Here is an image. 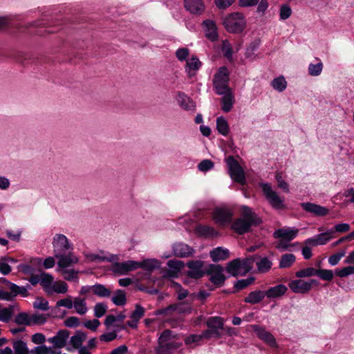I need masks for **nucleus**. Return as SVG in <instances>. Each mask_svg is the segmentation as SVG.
Here are the masks:
<instances>
[{
    "instance_id": "obj_52",
    "label": "nucleus",
    "mask_w": 354,
    "mask_h": 354,
    "mask_svg": "<svg viewBox=\"0 0 354 354\" xmlns=\"http://www.w3.org/2000/svg\"><path fill=\"white\" fill-rule=\"evenodd\" d=\"M167 265L169 269L175 271V272L178 274V272H179L184 267L185 263L182 261L172 259L168 261Z\"/></svg>"
},
{
    "instance_id": "obj_40",
    "label": "nucleus",
    "mask_w": 354,
    "mask_h": 354,
    "mask_svg": "<svg viewBox=\"0 0 354 354\" xmlns=\"http://www.w3.org/2000/svg\"><path fill=\"white\" fill-rule=\"evenodd\" d=\"M70 333L68 330L62 329L57 332L56 337L58 343V348H63L66 346Z\"/></svg>"
},
{
    "instance_id": "obj_1",
    "label": "nucleus",
    "mask_w": 354,
    "mask_h": 354,
    "mask_svg": "<svg viewBox=\"0 0 354 354\" xmlns=\"http://www.w3.org/2000/svg\"><path fill=\"white\" fill-rule=\"evenodd\" d=\"M205 261L202 260H191L186 263L189 270L186 274L190 279H199L205 275L210 276L209 281L216 287L224 285L227 279L224 274V268L220 264L209 263L207 268L204 269Z\"/></svg>"
},
{
    "instance_id": "obj_38",
    "label": "nucleus",
    "mask_w": 354,
    "mask_h": 354,
    "mask_svg": "<svg viewBox=\"0 0 354 354\" xmlns=\"http://www.w3.org/2000/svg\"><path fill=\"white\" fill-rule=\"evenodd\" d=\"M270 84L278 92H283L287 87V82L282 75L275 77Z\"/></svg>"
},
{
    "instance_id": "obj_54",
    "label": "nucleus",
    "mask_w": 354,
    "mask_h": 354,
    "mask_svg": "<svg viewBox=\"0 0 354 354\" xmlns=\"http://www.w3.org/2000/svg\"><path fill=\"white\" fill-rule=\"evenodd\" d=\"M317 276L322 280L330 281L333 279L334 273L331 270L318 269L317 270Z\"/></svg>"
},
{
    "instance_id": "obj_15",
    "label": "nucleus",
    "mask_w": 354,
    "mask_h": 354,
    "mask_svg": "<svg viewBox=\"0 0 354 354\" xmlns=\"http://www.w3.org/2000/svg\"><path fill=\"white\" fill-rule=\"evenodd\" d=\"M65 253L56 254L55 257L59 259L58 266L62 268H66L70 266L71 264L77 263L79 259L75 256L73 252H69L68 254L65 255Z\"/></svg>"
},
{
    "instance_id": "obj_42",
    "label": "nucleus",
    "mask_w": 354,
    "mask_h": 354,
    "mask_svg": "<svg viewBox=\"0 0 354 354\" xmlns=\"http://www.w3.org/2000/svg\"><path fill=\"white\" fill-rule=\"evenodd\" d=\"M15 322L18 325L31 326L30 317L25 312L19 313L15 318Z\"/></svg>"
},
{
    "instance_id": "obj_48",
    "label": "nucleus",
    "mask_w": 354,
    "mask_h": 354,
    "mask_svg": "<svg viewBox=\"0 0 354 354\" xmlns=\"http://www.w3.org/2000/svg\"><path fill=\"white\" fill-rule=\"evenodd\" d=\"M76 312L80 315H84L87 311L86 301L84 299L75 298L73 302Z\"/></svg>"
},
{
    "instance_id": "obj_32",
    "label": "nucleus",
    "mask_w": 354,
    "mask_h": 354,
    "mask_svg": "<svg viewBox=\"0 0 354 354\" xmlns=\"http://www.w3.org/2000/svg\"><path fill=\"white\" fill-rule=\"evenodd\" d=\"M206 325L208 328L219 330L224 329V320L219 316L210 317L207 319Z\"/></svg>"
},
{
    "instance_id": "obj_11",
    "label": "nucleus",
    "mask_w": 354,
    "mask_h": 354,
    "mask_svg": "<svg viewBox=\"0 0 354 354\" xmlns=\"http://www.w3.org/2000/svg\"><path fill=\"white\" fill-rule=\"evenodd\" d=\"M176 100L178 106L186 111L194 112L196 109V103L185 92L178 91Z\"/></svg>"
},
{
    "instance_id": "obj_9",
    "label": "nucleus",
    "mask_w": 354,
    "mask_h": 354,
    "mask_svg": "<svg viewBox=\"0 0 354 354\" xmlns=\"http://www.w3.org/2000/svg\"><path fill=\"white\" fill-rule=\"evenodd\" d=\"M172 254L178 258L192 257L195 250L192 246L183 242H176L171 246Z\"/></svg>"
},
{
    "instance_id": "obj_6",
    "label": "nucleus",
    "mask_w": 354,
    "mask_h": 354,
    "mask_svg": "<svg viewBox=\"0 0 354 354\" xmlns=\"http://www.w3.org/2000/svg\"><path fill=\"white\" fill-rule=\"evenodd\" d=\"M233 216V209L226 206L217 207L213 212V218L215 223L220 225L231 223Z\"/></svg>"
},
{
    "instance_id": "obj_27",
    "label": "nucleus",
    "mask_w": 354,
    "mask_h": 354,
    "mask_svg": "<svg viewBox=\"0 0 354 354\" xmlns=\"http://www.w3.org/2000/svg\"><path fill=\"white\" fill-rule=\"evenodd\" d=\"M288 288L283 284H279L267 289V298H279L284 295Z\"/></svg>"
},
{
    "instance_id": "obj_41",
    "label": "nucleus",
    "mask_w": 354,
    "mask_h": 354,
    "mask_svg": "<svg viewBox=\"0 0 354 354\" xmlns=\"http://www.w3.org/2000/svg\"><path fill=\"white\" fill-rule=\"evenodd\" d=\"M13 348L15 354H28L29 353L26 343L21 339L13 342Z\"/></svg>"
},
{
    "instance_id": "obj_8",
    "label": "nucleus",
    "mask_w": 354,
    "mask_h": 354,
    "mask_svg": "<svg viewBox=\"0 0 354 354\" xmlns=\"http://www.w3.org/2000/svg\"><path fill=\"white\" fill-rule=\"evenodd\" d=\"M258 225L256 220L239 218L232 224L231 228L238 234L242 235L249 232L252 226H257Z\"/></svg>"
},
{
    "instance_id": "obj_58",
    "label": "nucleus",
    "mask_w": 354,
    "mask_h": 354,
    "mask_svg": "<svg viewBox=\"0 0 354 354\" xmlns=\"http://www.w3.org/2000/svg\"><path fill=\"white\" fill-rule=\"evenodd\" d=\"M335 274L341 278L346 277L354 274V266H349L342 269H336Z\"/></svg>"
},
{
    "instance_id": "obj_39",
    "label": "nucleus",
    "mask_w": 354,
    "mask_h": 354,
    "mask_svg": "<svg viewBox=\"0 0 354 354\" xmlns=\"http://www.w3.org/2000/svg\"><path fill=\"white\" fill-rule=\"evenodd\" d=\"M296 257L292 254H284L281 256L279 267L287 268L290 267L295 261Z\"/></svg>"
},
{
    "instance_id": "obj_21",
    "label": "nucleus",
    "mask_w": 354,
    "mask_h": 354,
    "mask_svg": "<svg viewBox=\"0 0 354 354\" xmlns=\"http://www.w3.org/2000/svg\"><path fill=\"white\" fill-rule=\"evenodd\" d=\"M299 230L297 229H278L274 231L273 234V236L275 239L282 238L287 241H290L294 239L297 234Z\"/></svg>"
},
{
    "instance_id": "obj_7",
    "label": "nucleus",
    "mask_w": 354,
    "mask_h": 354,
    "mask_svg": "<svg viewBox=\"0 0 354 354\" xmlns=\"http://www.w3.org/2000/svg\"><path fill=\"white\" fill-rule=\"evenodd\" d=\"M53 246L54 255L66 253L68 250H73V245L69 243L67 237L62 234H57L53 238Z\"/></svg>"
},
{
    "instance_id": "obj_46",
    "label": "nucleus",
    "mask_w": 354,
    "mask_h": 354,
    "mask_svg": "<svg viewBox=\"0 0 354 354\" xmlns=\"http://www.w3.org/2000/svg\"><path fill=\"white\" fill-rule=\"evenodd\" d=\"M228 69L227 66H221L218 68L217 73L214 75L213 80H221L223 82H229Z\"/></svg>"
},
{
    "instance_id": "obj_63",
    "label": "nucleus",
    "mask_w": 354,
    "mask_h": 354,
    "mask_svg": "<svg viewBox=\"0 0 354 354\" xmlns=\"http://www.w3.org/2000/svg\"><path fill=\"white\" fill-rule=\"evenodd\" d=\"M68 290V285L64 281H61L59 283L55 282L53 287V292H55L59 294L66 293Z\"/></svg>"
},
{
    "instance_id": "obj_49",
    "label": "nucleus",
    "mask_w": 354,
    "mask_h": 354,
    "mask_svg": "<svg viewBox=\"0 0 354 354\" xmlns=\"http://www.w3.org/2000/svg\"><path fill=\"white\" fill-rule=\"evenodd\" d=\"M14 306L10 305L8 308H4L0 310V321L8 322L13 315Z\"/></svg>"
},
{
    "instance_id": "obj_22",
    "label": "nucleus",
    "mask_w": 354,
    "mask_h": 354,
    "mask_svg": "<svg viewBox=\"0 0 354 354\" xmlns=\"http://www.w3.org/2000/svg\"><path fill=\"white\" fill-rule=\"evenodd\" d=\"M230 252L223 247H217L209 252V257L214 262L224 261L229 257Z\"/></svg>"
},
{
    "instance_id": "obj_14",
    "label": "nucleus",
    "mask_w": 354,
    "mask_h": 354,
    "mask_svg": "<svg viewBox=\"0 0 354 354\" xmlns=\"http://www.w3.org/2000/svg\"><path fill=\"white\" fill-rule=\"evenodd\" d=\"M182 342H171L158 344L156 348V354H174L175 351L182 346Z\"/></svg>"
},
{
    "instance_id": "obj_34",
    "label": "nucleus",
    "mask_w": 354,
    "mask_h": 354,
    "mask_svg": "<svg viewBox=\"0 0 354 354\" xmlns=\"http://www.w3.org/2000/svg\"><path fill=\"white\" fill-rule=\"evenodd\" d=\"M10 301H13L15 297L19 295L24 297H26L29 295L28 291H26V288L19 286L15 283H13L11 287H10Z\"/></svg>"
},
{
    "instance_id": "obj_25",
    "label": "nucleus",
    "mask_w": 354,
    "mask_h": 354,
    "mask_svg": "<svg viewBox=\"0 0 354 354\" xmlns=\"http://www.w3.org/2000/svg\"><path fill=\"white\" fill-rule=\"evenodd\" d=\"M108 256L100 255L99 254L90 253L85 255L86 258L92 262H113L118 259V255L108 253Z\"/></svg>"
},
{
    "instance_id": "obj_18",
    "label": "nucleus",
    "mask_w": 354,
    "mask_h": 354,
    "mask_svg": "<svg viewBox=\"0 0 354 354\" xmlns=\"http://www.w3.org/2000/svg\"><path fill=\"white\" fill-rule=\"evenodd\" d=\"M185 9L192 14L201 15L205 10L202 0H184Z\"/></svg>"
},
{
    "instance_id": "obj_55",
    "label": "nucleus",
    "mask_w": 354,
    "mask_h": 354,
    "mask_svg": "<svg viewBox=\"0 0 354 354\" xmlns=\"http://www.w3.org/2000/svg\"><path fill=\"white\" fill-rule=\"evenodd\" d=\"M317 270L313 268H307L297 271L295 275L298 278L309 277L317 275Z\"/></svg>"
},
{
    "instance_id": "obj_10",
    "label": "nucleus",
    "mask_w": 354,
    "mask_h": 354,
    "mask_svg": "<svg viewBox=\"0 0 354 354\" xmlns=\"http://www.w3.org/2000/svg\"><path fill=\"white\" fill-rule=\"evenodd\" d=\"M112 263L111 271L118 275H124L129 271L137 269L138 261H136L128 260L122 263L114 261Z\"/></svg>"
},
{
    "instance_id": "obj_17",
    "label": "nucleus",
    "mask_w": 354,
    "mask_h": 354,
    "mask_svg": "<svg viewBox=\"0 0 354 354\" xmlns=\"http://www.w3.org/2000/svg\"><path fill=\"white\" fill-rule=\"evenodd\" d=\"M241 263V259H234L226 264L225 270L231 277H236L239 275H242L243 266Z\"/></svg>"
},
{
    "instance_id": "obj_62",
    "label": "nucleus",
    "mask_w": 354,
    "mask_h": 354,
    "mask_svg": "<svg viewBox=\"0 0 354 354\" xmlns=\"http://www.w3.org/2000/svg\"><path fill=\"white\" fill-rule=\"evenodd\" d=\"M176 335H172V331L169 329L164 330L158 339V344L167 343L171 338H175Z\"/></svg>"
},
{
    "instance_id": "obj_59",
    "label": "nucleus",
    "mask_w": 354,
    "mask_h": 354,
    "mask_svg": "<svg viewBox=\"0 0 354 354\" xmlns=\"http://www.w3.org/2000/svg\"><path fill=\"white\" fill-rule=\"evenodd\" d=\"M33 308L41 310H47L49 309L48 301L44 298L37 297V300L33 302Z\"/></svg>"
},
{
    "instance_id": "obj_23",
    "label": "nucleus",
    "mask_w": 354,
    "mask_h": 354,
    "mask_svg": "<svg viewBox=\"0 0 354 354\" xmlns=\"http://www.w3.org/2000/svg\"><path fill=\"white\" fill-rule=\"evenodd\" d=\"M40 277V283L43 286L45 292L48 295H51L53 293V283L54 281L53 276L51 274L41 271Z\"/></svg>"
},
{
    "instance_id": "obj_56",
    "label": "nucleus",
    "mask_w": 354,
    "mask_h": 354,
    "mask_svg": "<svg viewBox=\"0 0 354 354\" xmlns=\"http://www.w3.org/2000/svg\"><path fill=\"white\" fill-rule=\"evenodd\" d=\"M201 335L202 336V339H210L212 337L221 338L223 335L219 330L208 328V329L204 330Z\"/></svg>"
},
{
    "instance_id": "obj_44",
    "label": "nucleus",
    "mask_w": 354,
    "mask_h": 354,
    "mask_svg": "<svg viewBox=\"0 0 354 354\" xmlns=\"http://www.w3.org/2000/svg\"><path fill=\"white\" fill-rule=\"evenodd\" d=\"M334 233L333 228L328 230L327 232H322L316 235L318 245H325L332 239L331 234Z\"/></svg>"
},
{
    "instance_id": "obj_31",
    "label": "nucleus",
    "mask_w": 354,
    "mask_h": 354,
    "mask_svg": "<svg viewBox=\"0 0 354 354\" xmlns=\"http://www.w3.org/2000/svg\"><path fill=\"white\" fill-rule=\"evenodd\" d=\"M216 126L218 132L224 136H227L230 131V127L227 120L223 117L220 116L216 118Z\"/></svg>"
},
{
    "instance_id": "obj_13",
    "label": "nucleus",
    "mask_w": 354,
    "mask_h": 354,
    "mask_svg": "<svg viewBox=\"0 0 354 354\" xmlns=\"http://www.w3.org/2000/svg\"><path fill=\"white\" fill-rule=\"evenodd\" d=\"M238 5L241 8H248L258 5L256 12L263 16L266 12V0H238Z\"/></svg>"
},
{
    "instance_id": "obj_30",
    "label": "nucleus",
    "mask_w": 354,
    "mask_h": 354,
    "mask_svg": "<svg viewBox=\"0 0 354 354\" xmlns=\"http://www.w3.org/2000/svg\"><path fill=\"white\" fill-rule=\"evenodd\" d=\"M266 297V291L255 290L249 293L248 297L244 299L245 303L256 304L259 303Z\"/></svg>"
},
{
    "instance_id": "obj_33",
    "label": "nucleus",
    "mask_w": 354,
    "mask_h": 354,
    "mask_svg": "<svg viewBox=\"0 0 354 354\" xmlns=\"http://www.w3.org/2000/svg\"><path fill=\"white\" fill-rule=\"evenodd\" d=\"M111 301L114 305L118 306H124L127 303V295L124 290L118 289L115 291Z\"/></svg>"
},
{
    "instance_id": "obj_57",
    "label": "nucleus",
    "mask_w": 354,
    "mask_h": 354,
    "mask_svg": "<svg viewBox=\"0 0 354 354\" xmlns=\"http://www.w3.org/2000/svg\"><path fill=\"white\" fill-rule=\"evenodd\" d=\"M214 166V163L212 160L209 159H205L198 163L197 168L201 171L206 172L212 169Z\"/></svg>"
},
{
    "instance_id": "obj_5",
    "label": "nucleus",
    "mask_w": 354,
    "mask_h": 354,
    "mask_svg": "<svg viewBox=\"0 0 354 354\" xmlns=\"http://www.w3.org/2000/svg\"><path fill=\"white\" fill-rule=\"evenodd\" d=\"M241 265L243 266L242 276L245 275L253 268L255 263L259 270L261 272L266 271V257H261L258 254L250 255L249 257L241 259Z\"/></svg>"
},
{
    "instance_id": "obj_24",
    "label": "nucleus",
    "mask_w": 354,
    "mask_h": 354,
    "mask_svg": "<svg viewBox=\"0 0 354 354\" xmlns=\"http://www.w3.org/2000/svg\"><path fill=\"white\" fill-rule=\"evenodd\" d=\"M137 268H142L146 271L152 272L160 268V262L156 259H147L138 261Z\"/></svg>"
},
{
    "instance_id": "obj_19",
    "label": "nucleus",
    "mask_w": 354,
    "mask_h": 354,
    "mask_svg": "<svg viewBox=\"0 0 354 354\" xmlns=\"http://www.w3.org/2000/svg\"><path fill=\"white\" fill-rule=\"evenodd\" d=\"M201 66V62L196 55H192V57L187 60L185 66V72L189 78H192L196 75V71L199 70Z\"/></svg>"
},
{
    "instance_id": "obj_16",
    "label": "nucleus",
    "mask_w": 354,
    "mask_h": 354,
    "mask_svg": "<svg viewBox=\"0 0 354 354\" xmlns=\"http://www.w3.org/2000/svg\"><path fill=\"white\" fill-rule=\"evenodd\" d=\"M203 24L204 25L205 37L211 41H216L218 35L215 22L211 19H206L203 21Z\"/></svg>"
},
{
    "instance_id": "obj_61",
    "label": "nucleus",
    "mask_w": 354,
    "mask_h": 354,
    "mask_svg": "<svg viewBox=\"0 0 354 354\" xmlns=\"http://www.w3.org/2000/svg\"><path fill=\"white\" fill-rule=\"evenodd\" d=\"M32 325H43L47 322L46 316L43 314L35 313L30 317Z\"/></svg>"
},
{
    "instance_id": "obj_43",
    "label": "nucleus",
    "mask_w": 354,
    "mask_h": 354,
    "mask_svg": "<svg viewBox=\"0 0 354 354\" xmlns=\"http://www.w3.org/2000/svg\"><path fill=\"white\" fill-rule=\"evenodd\" d=\"M254 277H249L246 279H239L234 283V289L236 290V292L244 289L252 283L254 281Z\"/></svg>"
},
{
    "instance_id": "obj_2",
    "label": "nucleus",
    "mask_w": 354,
    "mask_h": 354,
    "mask_svg": "<svg viewBox=\"0 0 354 354\" xmlns=\"http://www.w3.org/2000/svg\"><path fill=\"white\" fill-rule=\"evenodd\" d=\"M223 25L228 32L241 34L246 27V20L243 13L232 12L223 19Z\"/></svg>"
},
{
    "instance_id": "obj_50",
    "label": "nucleus",
    "mask_w": 354,
    "mask_h": 354,
    "mask_svg": "<svg viewBox=\"0 0 354 354\" xmlns=\"http://www.w3.org/2000/svg\"><path fill=\"white\" fill-rule=\"evenodd\" d=\"M125 318L126 315L123 313H120L117 316L109 315L106 316L104 324L107 328H109L116 321L122 322Z\"/></svg>"
},
{
    "instance_id": "obj_37",
    "label": "nucleus",
    "mask_w": 354,
    "mask_h": 354,
    "mask_svg": "<svg viewBox=\"0 0 354 354\" xmlns=\"http://www.w3.org/2000/svg\"><path fill=\"white\" fill-rule=\"evenodd\" d=\"M242 218L248 219V220H256L258 222V224H260L261 222V219L257 216V215L252 212V209L247 205L241 206V217Z\"/></svg>"
},
{
    "instance_id": "obj_53",
    "label": "nucleus",
    "mask_w": 354,
    "mask_h": 354,
    "mask_svg": "<svg viewBox=\"0 0 354 354\" xmlns=\"http://www.w3.org/2000/svg\"><path fill=\"white\" fill-rule=\"evenodd\" d=\"M107 310V306L102 302L97 303L94 306V316L100 318L104 315Z\"/></svg>"
},
{
    "instance_id": "obj_35",
    "label": "nucleus",
    "mask_w": 354,
    "mask_h": 354,
    "mask_svg": "<svg viewBox=\"0 0 354 354\" xmlns=\"http://www.w3.org/2000/svg\"><path fill=\"white\" fill-rule=\"evenodd\" d=\"M221 102L222 110L225 113L230 112L234 103V97L232 93L223 95L221 99Z\"/></svg>"
},
{
    "instance_id": "obj_51",
    "label": "nucleus",
    "mask_w": 354,
    "mask_h": 354,
    "mask_svg": "<svg viewBox=\"0 0 354 354\" xmlns=\"http://www.w3.org/2000/svg\"><path fill=\"white\" fill-rule=\"evenodd\" d=\"M145 312V308L140 304H137L135 306V310L130 315V318L138 322L144 316Z\"/></svg>"
},
{
    "instance_id": "obj_47",
    "label": "nucleus",
    "mask_w": 354,
    "mask_h": 354,
    "mask_svg": "<svg viewBox=\"0 0 354 354\" xmlns=\"http://www.w3.org/2000/svg\"><path fill=\"white\" fill-rule=\"evenodd\" d=\"M260 46V40L255 39L250 43L249 46L246 48L245 50V57L249 59H252L254 55H255V52L257 51Z\"/></svg>"
},
{
    "instance_id": "obj_28",
    "label": "nucleus",
    "mask_w": 354,
    "mask_h": 354,
    "mask_svg": "<svg viewBox=\"0 0 354 354\" xmlns=\"http://www.w3.org/2000/svg\"><path fill=\"white\" fill-rule=\"evenodd\" d=\"M227 84L228 82L213 80V87L216 93L218 95H225L232 93Z\"/></svg>"
},
{
    "instance_id": "obj_3",
    "label": "nucleus",
    "mask_w": 354,
    "mask_h": 354,
    "mask_svg": "<svg viewBox=\"0 0 354 354\" xmlns=\"http://www.w3.org/2000/svg\"><path fill=\"white\" fill-rule=\"evenodd\" d=\"M229 174L235 182L243 185L245 183V172L233 156H229L226 159Z\"/></svg>"
},
{
    "instance_id": "obj_60",
    "label": "nucleus",
    "mask_w": 354,
    "mask_h": 354,
    "mask_svg": "<svg viewBox=\"0 0 354 354\" xmlns=\"http://www.w3.org/2000/svg\"><path fill=\"white\" fill-rule=\"evenodd\" d=\"M323 68V64L322 62H319L316 64H310L308 66V73L311 76H317L319 75Z\"/></svg>"
},
{
    "instance_id": "obj_29",
    "label": "nucleus",
    "mask_w": 354,
    "mask_h": 354,
    "mask_svg": "<svg viewBox=\"0 0 354 354\" xmlns=\"http://www.w3.org/2000/svg\"><path fill=\"white\" fill-rule=\"evenodd\" d=\"M87 335L85 332L78 330H76L75 334L71 337L70 343L73 345V348L80 349L83 347L82 343L86 339Z\"/></svg>"
},
{
    "instance_id": "obj_64",
    "label": "nucleus",
    "mask_w": 354,
    "mask_h": 354,
    "mask_svg": "<svg viewBox=\"0 0 354 354\" xmlns=\"http://www.w3.org/2000/svg\"><path fill=\"white\" fill-rule=\"evenodd\" d=\"M292 14L291 8L288 4H283L280 8V19L282 20L287 19Z\"/></svg>"
},
{
    "instance_id": "obj_45",
    "label": "nucleus",
    "mask_w": 354,
    "mask_h": 354,
    "mask_svg": "<svg viewBox=\"0 0 354 354\" xmlns=\"http://www.w3.org/2000/svg\"><path fill=\"white\" fill-rule=\"evenodd\" d=\"M124 328H125L124 326H121L120 328L115 329L113 331L109 332V333H104V334L101 335L99 337V339L102 342H111L117 338L118 333L120 330H124Z\"/></svg>"
},
{
    "instance_id": "obj_26",
    "label": "nucleus",
    "mask_w": 354,
    "mask_h": 354,
    "mask_svg": "<svg viewBox=\"0 0 354 354\" xmlns=\"http://www.w3.org/2000/svg\"><path fill=\"white\" fill-rule=\"evenodd\" d=\"M196 233L205 239L210 237H216L218 235V232L212 227L208 225H199L196 228Z\"/></svg>"
},
{
    "instance_id": "obj_4",
    "label": "nucleus",
    "mask_w": 354,
    "mask_h": 354,
    "mask_svg": "<svg viewBox=\"0 0 354 354\" xmlns=\"http://www.w3.org/2000/svg\"><path fill=\"white\" fill-rule=\"evenodd\" d=\"M267 202L272 209L278 212L288 209L285 196H280L278 192L274 191L268 183H267Z\"/></svg>"
},
{
    "instance_id": "obj_36",
    "label": "nucleus",
    "mask_w": 354,
    "mask_h": 354,
    "mask_svg": "<svg viewBox=\"0 0 354 354\" xmlns=\"http://www.w3.org/2000/svg\"><path fill=\"white\" fill-rule=\"evenodd\" d=\"M91 290L95 295L100 297H109L111 295V290L107 288L104 285L100 283H95L91 286Z\"/></svg>"
},
{
    "instance_id": "obj_20",
    "label": "nucleus",
    "mask_w": 354,
    "mask_h": 354,
    "mask_svg": "<svg viewBox=\"0 0 354 354\" xmlns=\"http://www.w3.org/2000/svg\"><path fill=\"white\" fill-rule=\"evenodd\" d=\"M290 288L295 293L305 294L310 290V283L302 279H296L289 283Z\"/></svg>"
},
{
    "instance_id": "obj_12",
    "label": "nucleus",
    "mask_w": 354,
    "mask_h": 354,
    "mask_svg": "<svg viewBox=\"0 0 354 354\" xmlns=\"http://www.w3.org/2000/svg\"><path fill=\"white\" fill-rule=\"evenodd\" d=\"M300 205L304 210L317 216H326L329 212L328 209L324 206L309 202L301 203Z\"/></svg>"
}]
</instances>
